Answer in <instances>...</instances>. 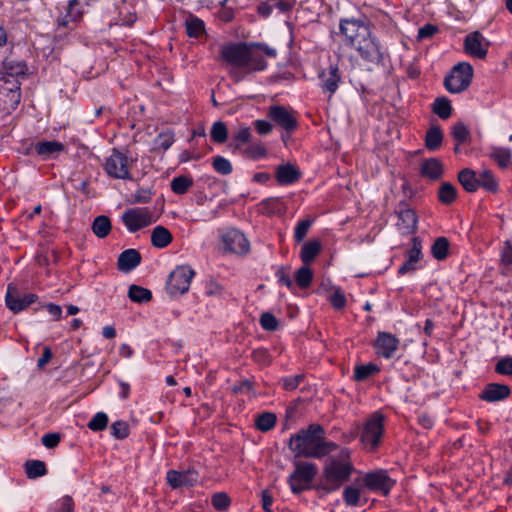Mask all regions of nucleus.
Here are the masks:
<instances>
[{
	"mask_svg": "<svg viewBox=\"0 0 512 512\" xmlns=\"http://www.w3.org/2000/svg\"><path fill=\"white\" fill-rule=\"evenodd\" d=\"M317 474V466L310 462H295V469L288 477V483L294 494H299L311 487Z\"/></svg>",
	"mask_w": 512,
	"mask_h": 512,
	"instance_id": "4",
	"label": "nucleus"
},
{
	"mask_svg": "<svg viewBox=\"0 0 512 512\" xmlns=\"http://www.w3.org/2000/svg\"><path fill=\"white\" fill-rule=\"evenodd\" d=\"M126 228L134 233L155 222L152 211L147 207L130 208L121 217Z\"/></svg>",
	"mask_w": 512,
	"mask_h": 512,
	"instance_id": "9",
	"label": "nucleus"
},
{
	"mask_svg": "<svg viewBox=\"0 0 512 512\" xmlns=\"http://www.w3.org/2000/svg\"><path fill=\"white\" fill-rule=\"evenodd\" d=\"M490 157L502 169L507 168L511 164V150L509 148L492 147Z\"/></svg>",
	"mask_w": 512,
	"mask_h": 512,
	"instance_id": "37",
	"label": "nucleus"
},
{
	"mask_svg": "<svg viewBox=\"0 0 512 512\" xmlns=\"http://www.w3.org/2000/svg\"><path fill=\"white\" fill-rule=\"evenodd\" d=\"M396 213L399 219L397 226L400 230H402L403 233H413L416 231L417 216L415 212L407 206L406 203H400Z\"/></svg>",
	"mask_w": 512,
	"mask_h": 512,
	"instance_id": "20",
	"label": "nucleus"
},
{
	"mask_svg": "<svg viewBox=\"0 0 512 512\" xmlns=\"http://www.w3.org/2000/svg\"><path fill=\"white\" fill-rule=\"evenodd\" d=\"M141 262V254L135 249L123 251L117 261V267L120 271L129 272L136 268Z\"/></svg>",
	"mask_w": 512,
	"mask_h": 512,
	"instance_id": "23",
	"label": "nucleus"
},
{
	"mask_svg": "<svg viewBox=\"0 0 512 512\" xmlns=\"http://www.w3.org/2000/svg\"><path fill=\"white\" fill-rule=\"evenodd\" d=\"M470 132L463 122H457L452 127V136L458 143L467 141Z\"/></svg>",
	"mask_w": 512,
	"mask_h": 512,
	"instance_id": "54",
	"label": "nucleus"
},
{
	"mask_svg": "<svg viewBox=\"0 0 512 512\" xmlns=\"http://www.w3.org/2000/svg\"><path fill=\"white\" fill-rule=\"evenodd\" d=\"M433 112L438 115L441 119H448L452 114V106L446 97H438L435 99L433 106Z\"/></svg>",
	"mask_w": 512,
	"mask_h": 512,
	"instance_id": "41",
	"label": "nucleus"
},
{
	"mask_svg": "<svg viewBox=\"0 0 512 512\" xmlns=\"http://www.w3.org/2000/svg\"><path fill=\"white\" fill-rule=\"evenodd\" d=\"M474 70L470 63L459 62L444 79V86L450 93H461L466 90L473 78Z\"/></svg>",
	"mask_w": 512,
	"mask_h": 512,
	"instance_id": "3",
	"label": "nucleus"
},
{
	"mask_svg": "<svg viewBox=\"0 0 512 512\" xmlns=\"http://www.w3.org/2000/svg\"><path fill=\"white\" fill-rule=\"evenodd\" d=\"M399 345V340L391 333L379 332L375 340V348L379 355L386 359L393 357Z\"/></svg>",
	"mask_w": 512,
	"mask_h": 512,
	"instance_id": "19",
	"label": "nucleus"
},
{
	"mask_svg": "<svg viewBox=\"0 0 512 512\" xmlns=\"http://www.w3.org/2000/svg\"><path fill=\"white\" fill-rule=\"evenodd\" d=\"M303 380H304L303 374L285 377L282 379L283 388L287 391L295 390Z\"/></svg>",
	"mask_w": 512,
	"mask_h": 512,
	"instance_id": "61",
	"label": "nucleus"
},
{
	"mask_svg": "<svg viewBox=\"0 0 512 512\" xmlns=\"http://www.w3.org/2000/svg\"><path fill=\"white\" fill-rule=\"evenodd\" d=\"M510 387L505 384L489 383L485 386L479 398L487 402L502 401L509 397Z\"/></svg>",
	"mask_w": 512,
	"mask_h": 512,
	"instance_id": "21",
	"label": "nucleus"
},
{
	"mask_svg": "<svg viewBox=\"0 0 512 512\" xmlns=\"http://www.w3.org/2000/svg\"><path fill=\"white\" fill-rule=\"evenodd\" d=\"M457 190L450 182H443L438 191V199L441 203L449 205L456 199Z\"/></svg>",
	"mask_w": 512,
	"mask_h": 512,
	"instance_id": "43",
	"label": "nucleus"
},
{
	"mask_svg": "<svg viewBox=\"0 0 512 512\" xmlns=\"http://www.w3.org/2000/svg\"><path fill=\"white\" fill-rule=\"evenodd\" d=\"M91 228L98 238H105L110 233L112 225L109 217L99 215L94 219Z\"/></svg>",
	"mask_w": 512,
	"mask_h": 512,
	"instance_id": "35",
	"label": "nucleus"
},
{
	"mask_svg": "<svg viewBox=\"0 0 512 512\" xmlns=\"http://www.w3.org/2000/svg\"><path fill=\"white\" fill-rule=\"evenodd\" d=\"M330 303L337 310L345 307L346 297L340 289H336L335 292L330 296Z\"/></svg>",
	"mask_w": 512,
	"mask_h": 512,
	"instance_id": "63",
	"label": "nucleus"
},
{
	"mask_svg": "<svg viewBox=\"0 0 512 512\" xmlns=\"http://www.w3.org/2000/svg\"><path fill=\"white\" fill-rule=\"evenodd\" d=\"M194 275V270L189 266L182 265L176 267L168 277L166 284L167 292L172 296L186 293L189 290Z\"/></svg>",
	"mask_w": 512,
	"mask_h": 512,
	"instance_id": "8",
	"label": "nucleus"
},
{
	"mask_svg": "<svg viewBox=\"0 0 512 512\" xmlns=\"http://www.w3.org/2000/svg\"><path fill=\"white\" fill-rule=\"evenodd\" d=\"M443 132L439 125H432L428 131L426 132L425 136V147L429 151H436L438 150L442 143H443Z\"/></svg>",
	"mask_w": 512,
	"mask_h": 512,
	"instance_id": "29",
	"label": "nucleus"
},
{
	"mask_svg": "<svg viewBox=\"0 0 512 512\" xmlns=\"http://www.w3.org/2000/svg\"><path fill=\"white\" fill-rule=\"evenodd\" d=\"M276 415L270 412H264L260 414L255 421V426L262 432L271 430L276 424Z\"/></svg>",
	"mask_w": 512,
	"mask_h": 512,
	"instance_id": "45",
	"label": "nucleus"
},
{
	"mask_svg": "<svg viewBox=\"0 0 512 512\" xmlns=\"http://www.w3.org/2000/svg\"><path fill=\"white\" fill-rule=\"evenodd\" d=\"M225 249L236 254H245L249 251V242L245 235L237 229L227 231L222 237Z\"/></svg>",
	"mask_w": 512,
	"mask_h": 512,
	"instance_id": "16",
	"label": "nucleus"
},
{
	"mask_svg": "<svg viewBox=\"0 0 512 512\" xmlns=\"http://www.w3.org/2000/svg\"><path fill=\"white\" fill-rule=\"evenodd\" d=\"M478 181H480V186L487 191L496 192L498 189V183L490 170L481 172Z\"/></svg>",
	"mask_w": 512,
	"mask_h": 512,
	"instance_id": "49",
	"label": "nucleus"
},
{
	"mask_svg": "<svg viewBox=\"0 0 512 512\" xmlns=\"http://www.w3.org/2000/svg\"><path fill=\"white\" fill-rule=\"evenodd\" d=\"M495 371L501 375L512 376V357L500 359L495 366Z\"/></svg>",
	"mask_w": 512,
	"mask_h": 512,
	"instance_id": "59",
	"label": "nucleus"
},
{
	"mask_svg": "<svg viewBox=\"0 0 512 512\" xmlns=\"http://www.w3.org/2000/svg\"><path fill=\"white\" fill-rule=\"evenodd\" d=\"M313 279V272L308 267V265L304 264V266L300 267L295 274V280L297 285L302 288H308L311 285Z\"/></svg>",
	"mask_w": 512,
	"mask_h": 512,
	"instance_id": "46",
	"label": "nucleus"
},
{
	"mask_svg": "<svg viewBox=\"0 0 512 512\" xmlns=\"http://www.w3.org/2000/svg\"><path fill=\"white\" fill-rule=\"evenodd\" d=\"M275 176L280 185H289L300 179L301 172L295 166L287 163L277 167Z\"/></svg>",
	"mask_w": 512,
	"mask_h": 512,
	"instance_id": "22",
	"label": "nucleus"
},
{
	"mask_svg": "<svg viewBox=\"0 0 512 512\" xmlns=\"http://www.w3.org/2000/svg\"><path fill=\"white\" fill-rule=\"evenodd\" d=\"M325 431L319 424H310L289 439L288 447L295 457L322 458L337 448L333 442L324 441Z\"/></svg>",
	"mask_w": 512,
	"mask_h": 512,
	"instance_id": "1",
	"label": "nucleus"
},
{
	"mask_svg": "<svg viewBox=\"0 0 512 512\" xmlns=\"http://www.w3.org/2000/svg\"><path fill=\"white\" fill-rule=\"evenodd\" d=\"M251 129L244 125H239L237 129L232 132L231 141L228 147L233 153L242 150V146L247 144L251 139Z\"/></svg>",
	"mask_w": 512,
	"mask_h": 512,
	"instance_id": "25",
	"label": "nucleus"
},
{
	"mask_svg": "<svg viewBox=\"0 0 512 512\" xmlns=\"http://www.w3.org/2000/svg\"><path fill=\"white\" fill-rule=\"evenodd\" d=\"M489 42L479 31L469 33L464 38V52L478 59H485L488 52Z\"/></svg>",
	"mask_w": 512,
	"mask_h": 512,
	"instance_id": "15",
	"label": "nucleus"
},
{
	"mask_svg": "<svg viewBox=\"0 0 512 512\" xmlns=\"http://www.w3.org/2000/svg\"><path fill=\"white\" fill-rule=\"evenodd\" d=\"M248 43H229L220 48L221 58L235 68H245Z\"/></svg>",
	"mask_w": 512,
	"mask_h": 512,
	"instance_id": "12",
	"label": "nucleus"
},
{
	"mask_svg": "<svg viewBox=\"0 0 512 512\" xmlns=\"http://www.w3.org/2000/svg\"><path fill=\"white\" fill-rule=\"evenodd\" d=\"M24 468L29 479L45 476L48 472L45 462L41 460H28L24 464Z\"/></svg>",
	"mask_w": 512,
	"mask_h": 512,
	"instance_id": "34",
	"label": "nucleus"
},
{
	"mask_svg": "<svg viewBox=\"0 0 512 512\" xmlns=\"http://www.w3.org/2000/svg\"><path fill=\"white\" fill-rule=\"evenodd\" d=\"M3 70L6 76L24 77L27 74L28 67L24 61L6 59L3 62Z\"/></svg>",
	"mask_w": 512,
	"mask_h": 512,
	"instance_id": "32",
	"label": "nucleus"
},
{
	"mask_svg": "<svg viewBox=\"0 0 512 512\" xmlns=\"http://www.w3.org/2000/svg\"><path fill=\"white\" fill-rule=\"evenodd\" d=\"M213 169L221 175H229L233 171L231 162L223 156H215L212 159Z\"/></svg>",
	"mask_w": 512,
	"mask_h": 512,
	"instance_id": "48",
	"label": "nucleus"
},
{
	"mask_svg": "<svg viewBox=\"0 0 512 512\" xmlns=\"http://www.w3.org/2000/svg\"><path fill=\"white\" fill-rule=\"evenodd\" d=\"M243 155L249 159L257 160L267 155L266 148L261 144H251L242 149Z\"/></svg>",
	"mask_w": 512,
	"mask_h": 512,
	"instance_id": "50",
	"label": "nucleus"
},
{
	"mask_svg": "<svg viewBox=\"0 0 512 512\" xmlns=\"http://www.w3.org/2000/svg\"><path fill=\"white\" fill-rule=\"evenodd\" d=\"M92 0H70L68 4V16L73 20H79L90 6Z\"/></svg>",
	"mask_w": 512,
	"mask_h": 512,
	"instance_id": "40",
	"label": "nucleus"
},
{
	"mask_svg": "<svg viewBox=\"0 0 512 512\" xmlns=\"http://www.w3.org/2000/svg\"><path fill=\"white\" fill-rule=\"evenodd\" d=\"M111 434L117 439H125L129 435V426L124 421H116L111 425Z\"/></svg>",
	"mask_w": 512,
	"mask_h": 512,
	"instance_id": "58",
	"label": "nucleus"
},
{
	"mask_svg": "<svg viewBox=\"0 0 512 512\" xmlns=\"http://www.w3.org/2000/svg\"><path fill=\"white\" fill-rule=\"evenodd\" d=\"M290 267L288 266H281L277 272L276 276L278 278V281L285 285L287 288L292 289L293 288V282L291 280V277L289 275Z\"/></svg>",
	"mask_w": 512,
	"mask_h": 512,
	"instance_id": "60",
	"label": "nucleus"
},
{
	"mask_svg": "<svg viewBox=\"0 0 512 512\" xmlns=\"http://www.w3.org/2000/svg\"><path fill=\"white\" fill-rule=\"evenodd\" d=\"M357 50L360 57L373 65H380L383 62L384 54L381 50V45L378 39L372 35V32L368 37H365L353 47Z\"/></svg>",
	"mask_w": 512,
	"mask_h": 512,
	"instance_id": "10",
	"label": "nucleus"
},
{
	"mask_svg": "<svg viewBox=\"0 0 512 512\" xmlns=\"http://www.w3.org/2000/svg\"><path fill=\"white\" fill-rule=\"evenodd\" d=\"M193 179L189 175H180L172 179L171 190L177 195L185 194L193 186Z\"/></svg>",
	"mask_w": 512,
	"mask_h": 512,
	"instance_id": "38",
	"label": "nucleus"
},
{
	"mask_svg": "<svg viewBox=\"0 0 512 512\" xmlns=\"http://www.w3.org/2000/svg\"><path fill=\"white\" fill-rule=\"evenodd\" d=\"M354 471V465L350 460V450L343 448L337 457H331L327 461L318 490L330 493L338 490L345 482L349 481Z\"/></svg>",
	"mask_w": 512,
	"mask_h": 512,
	"instance_id": "2",
	"label": "nucleus"
},
{
	"mask_svg": "<svg viewBox=\"0 0 512 512\" xmlns=\"http://www.w3.org/2000/svg\"><path fill=\"white\" fill-rule=\"evenodd\" d=\"M263 54L268 57L275 58L277 52L274 48H271L264 44H248L245 69L247 72L262 71L267 67V62L264 59Z\"/></svg>",
	"mask_w": 512,
	"mask_h": 512,
	"instance_id": "7",
	"label": "nucleus"
},
{
	"mask_svg": "<svg viewBox=\"0 0 512 512\" xmlns=\"http://www.w3.org/2000/svg\"><path fill=\"white\" fill-rule=\"evenodd\" d=\"M458 181L470 193L477 191L480 187V181H478L476 173L470 168H464L458 173Z\"/></svg>",
	"mask_w": 512,
	"mask_h": 512,
	"instance_id": "28",
	"label": "nucleus"
},
{
	"mask_svg": "<svg viewBox=\"0 0 512 512\" xmlns=\"http://www.w3.org/2000/svg\"><path fill=\"white\" fill-rule=\"evenodd\" d=\"M173 240L170 231L163 226H156L151 233V243L156 248H165Z\"/></svg>",
	"mask_w": 512,
	"mask_h": 512,
	"instance_id": "30",
	"label": "nucleus"
},
{
	"mask_svg": "<svg viewBox=\"0 0 512 512\" xmlns=\"http://www.w3.org/2000/svg\"><path fill=\"white\" fill-rule=\"evenodd\" d=\"M321 252V243L319 240H310L306 242L301 249L300 258L302 262L309 265Z\"/></svg>",
	"mask_w": 512,
	"mask_h": 512,
	"instance_id": "31",
	"label": "nucleus"
},
{
	"mask_svg": "<svg viewBox=\"0 0 512 512\" xmlns=\"http://www.w3.org/2000/svg\"><path fill=\"white\" fill-rule=\"evenodd\" d=\"M185 26L189 37L198 38L204 32V22L192 15L186 18Z\"/></svg>",
	"mask_w": 512,
	"mask_h": 512,
	"instance_id": "42",
	"label": "nucleus"
},
{
	"mask_svg": "<svg viewBox=\"0 0 512 512\" xmlns=\"http://www.w3.org/2000/svg\"><path fill=\"white\" fill-rule=\"evenodd\" d=\"M420 173L431 180H438L444 173V167L439 159L429 158L421 163Z\"/></svg>",
	"mask_w": 512,
	"mask_h": 512,
	"instance_id": "24",
	"label": "nucleus"
},
{
	"mask_svg": "<svg viewBox=\"0 0 512 512\" xmlns=\"http://www.w3.org/2000/svg\"><path fill=\"white\" fill-rule=\"evenodd\" d=\"M449 241L445 237H438L431 246L432 256L438 260H445L449 255Z\"/></svg>",
	"mask_w": 512,
	"mask_h": 512,
	"instance_id": "36",
	"label": "nucleus"
},
{
	"mask_svg": "<svg viewBox=\"0 0 512 512\" xmlns=\"http://www.w3.org/2000/svg\"><path fill=\"white\" fill-rule=\"evenodd\" d=\"M252 358L259 364H268L270 362V355L267 349L258 348L252 352Z\"/></svg>",
	"mask_w": 512,
	"mask_h": 512,
	"instance_id": "64",
	"label": "nucleus"
},
{
	"mask_svg": "<svg viewBox=\"0 0 512 512\" xmlns=\"http://www.w3.org/2000/svg\"><path fill=\"white\" fill-rule=\"evenodd\" d=\"M361 481L367 489L379 491L384 495H387L395 484L384 470L366 473Z\"/></svg>",
	"mask_w": 512,
	"mask_h": 512,
	"instance_id": "14",
	"label": "nucleus"
},
{
	"mask_svg": "<svg viewBox=\"0 0 512 512\" xmlns=\"http://www.w3.org/2000/svg\"><path fill=\"white\" fill-rule=\"evenodd\" d=\"M64 150V145L57 141H41L36 143V153L44 159L52 158Z\"/></svg>",
	"mask_w": 512,
	"mask_h": 512,
	"instance_id": "27",
	"label": "nucleus"
},
{
	"mask_svg": "<svg viewBox=\"0 0 512 512\" xmlns=\"http://www.w3.org/2000/svg\"><path fill=\"white\" fill-rule=\"evenodd\" d=\"M384 415L381 412H374L370 415L364 424L361 434V441L365 445H370V450L376 449L384 433Z\"/></svg>",
	"mask_w": 512,
	"mask_h": 512,
	"instance_id": "6",
	"label": "nucleus"
},
{
	"mask_svg": "<svg viewBox=\"0 0 512 512\" xmlns=\"http://www.w3.org/2000/svg\"><path fill=\"white\" fill-rule=\"evenodd\" d=\"M37 299L35 294H26L24 296H20L15 287L11 284L8 286L7 294L5 297L7 307L13 311L14 313H18L29 305L34 303Z\"/></svg>",
	"mask_w": 512,
	"mask_h": 512,
	"instance_id": "17",
	"label": "nucleus"
},
{
	"mask_svg": "<svg viewBox=\"0 0 512 512\" xmlns=\"http://www.w3.org/2000/svg\"><path fill=\"white\" fill-rule=\"evenodd\" d=\"M422 257L421 241L415 237L413 238L412 248L408 251V259L410 262H418Z\"/></svg>",
	"mask_w": 512,
	"mask_h": 512,
	"instance_id": "62",
	"label": "nucleus"
},
{
	"mask_svg": "<svg viewBox=\"0 0 512 512\" xmlns=\"http://www.w3.org/2000/svg\"><path fill=\"white\" fill-rule=\"evenodd\" d=\"M339 29L344 36V43L350 47H354L358 41L368 37L371 33L368 23L358 18L341 19Z\"/></svg>",
	"mask_w": 512,
	"mask_h": 512,
	"instance_id": "5",
	"label": "nucleus"
},
{
	"mask_svg": "<svg viewBox=\"0 0 512 512\" xmlns=\"http://www.w3.org/2000/svg\"><path fill=\"white\" fill-rule=\"evenodd\" d=\"M379 367L374 363H368L365 365H357L354 369V379L356 381H364L371 375L377 373Z\"/></svg>",
	"mask_w": 512,
	"mask_h": 512,
	"instance_id": "47",
	"label": "nucleus"
},
{
	"mask_svg": "<svg viewBox=\"0 0 512 512\" xmlns=\"http://www.w3.org/2000/svg\"><path fill=\"white\" fill-rule=\"evenodd\" d=\"M438 32V26L431 23H427L418 29L417 40L423 41L426 39H431Z\"/></svg>",
	"mask_w": 512,
	"mask_h": 512,
	"instance_id": "57",
	"label": "nucleus"
},
{
	"mask_svg": "<svg viewBox=\"0 0 512 512\" xmlns=\"http://www.w3.org/2000/svg\"><path fill=\"white\" fill-rule=\"evenodd\" d=\"M128 297L133 302L146 303L152 299V293L149 289L133 284L129 287Z\"/></svg>",
	"mask_w": 512,
	"mask_h": 512,
	"instance_id": "39",
	"label": "nucleus"
},
{
	"mask_svg": "<svg viewBox=\"0 0 512 512\" xmlns=\"http://www.w3.org/2000/svg\"><path fill=\"white\" fill-rule=\"evenodd\" d=\"M155 147L167 150L174 143V133L170 130L164 131L155 138Z\"/></svg>",
	"mask_w": 512,
	"mask_h": 512,
	"instance_id": "53",
	"label": "nucleus"
},
{
	"mask_svg": "<svg viewBox=\"0 0 512 512\" xmlns=\"http://www.w3.org/2000/svg\"><path fill=\"white\" fill-rule=\"evenodd\" d=\"M312 225V221L309 219H304L298 222V224L295 227L294 231V238L297 243H300L303 241L305 236L307 235V232L309 228Z\"/></svg>",
	"mask_w": 512,
	"mask_h": 512,
	"instance_id": "56",
	"label": "nucleus"
},
{
	"mask_svg": "<svg viewBox=\"0 0 512 512\" xmlns=\"http://www.w3.org/2000/svg\"><path fill=\"white\" fill-rule=\"evenodd\" d=\"M260 324L266 331H276L278 328V320L270 312H264L260 317Z\"/></svg>",
	"mask_w": 512,
	"mask_h": 512,
	"instance_id": "55",
	"label": "nucleus"
},
{
	"mask_svg": "<svg viewBox=\"0 0 512 512\" xmlns=\"http://www.w3.org/2000/svg\"><path fill=\"white\" fill-rule=\"evenodd\" d=\"M108 425V416L104 412L96 413L88 423V428L98 432L104 430Z\"/></svg>",
	"mask_w": 512,
	"mask_h": 512,
	"instance_id": "52",
	"label": "nucleus"
},
{
	"mask_svg": "<svg viewBox=\"0 0 512 512\" xmlns=\"http://www.w3.org/2000/svg\"><path fill=\"white\" fill-rule=\"evenodd\" d=\"M167 483L173 488L193 486L198 481V473L193 469L182 472L169 470L166 475Z\"/></svg>",
	"mask_w": 512,
	"mask_h": 512,
	"instance_id": "18",
	"label": "nucleus"
},
{
	"mask_svg": "<svg viewBox=\"0 0 512 512\" xmlns=\"http://www.w3.org/2000/svg\"><path fill=\"white\" fill-rule=\"evenodd\" d=\"M267 115L271 121L286 132H292L298 126V121L293 111L283 105L270 106Z\"/></svg>",
	"mask_w": 512,
	"mask_h": 512,
	"instance_id": "13",
	"label": "nucleus"
},
{
	"mask_svg": "<svg viewBox=\"0 0 512 512\" xmlns=\"http://www.w3.org/2000/svg\"><path fill=\"white\" fill-rule=\"evenodd\" d=\"M361 487H355V486H347L343 490V500L347 506H359L364 505L367 502V499H364V501H361Z\"/></svg>",
	"mask_w": 512,
	"mask_h": 512,
	"instance_id": "33",
	"label": "nucleus"
},
{
	"mask_svg": "<svg viewBox=\"0 0 512 512\" xmlns=\"http://www.w3.org/2000/svg\"><path fill=\"white\" fill-rule=\"evenodd\" d=\"M210 137L215 143H225L228 138V129L226 124L222 121L215 122L211 127Z\"/></svg>",
	"mask_w": 512,
	"mask_h": 512,
	"instance_id": "44",
	"label": "nucleus"
},
{
	"mask_svg": "<svg viewBox=\"0 0 512 512\" xmlns=\"http://www.w3.org/2000/svg\"><path fill=\"white\" fill-rule=\"evenodd\" d=\"M322 79V89L330 93V96L337 90L340 81L339 70L337 66H330L328 71L320 74Z\"/></svg>",
	"mask_w": 512,
	"mask_h": 512,
	"instance_id": "26",
	"label": "nucleus"
},
{
	"mask_svg": "<svg viewBox=\"0 0 512 512\" xmlns=\"http://www.w3.org/2000/svg\"><path fill=\"white\" fill-rule=\"evenodd\" d=\"M104 169L114 179H131L128 157L116 148L112 149L111 155L106 159Z\"/></svg>",
	"mask_w": 512,
	"mask_h": 512,
	"instance_id": "11",
	"label": "nucleus"
},
{
	"mask_svg": "<svg viewBox=\"0 0 512 512\" xmlns=\"http://www.w3.org/2000/svg\"><path fill=\"white\" fill-rule=\"evenodd\" d=\"M211 503L216 510L226 511L231 504V499L227 493L217 492L213 494L211 498Z\"/></svg>",
	"mask_w": 512,
	"mask_h": 512,
	"instance_id": "51",
	"label": "nucleus"
}]
</instances>
